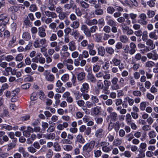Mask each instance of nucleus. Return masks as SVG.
Instances as JSON below:
<instances>
[{
	"label": "nucleus",
	"instance_id": "nucleus-1",
	"mask_svg": "<svg viewBox=\"0 0 158 158\" xmlns=\"http://www.w3.org/2000/svg\"><path fill=\"white\" fill-rule=\"evenodd\" d=\"M95 144V141L93 140H91L83 146L82 150L84 152L89 153L93 150Z\"/></svg>",
	"mask_w": 158,
	"mask_h": 158
},
{
	"label": "nucleus",
	"instance_id": "nucleus-2",
	"mask_svg": "<svg viewBox=\"0 0 158 158\" xmlns=\"http://www.w3.org/2000/svg\"><path fill=\"white\" fill-rule=\"evenodd\" d=\"M43 74L45 77V79L47 81L53 82L55 80V77L54 75L50 73L49 70H44Z\"/></svg>",
	"mask_w": 158,
	"mask_h": 158
},
{
	"label": "nucleus",
	"instance_id": "nucleus-3",
	"mask_svg": "<svg viewBox=\"0 0 158 158\" xmlns=\"http://www.w3.org/2000/svg\"><path fill=\"white\" fill-rule=\"evenodd\" d=\"M138 18L139 19L137 20L138 23L142 26H145L147 24V17L145 14L143 13L140 14L138 16Z\"/></svg>",
	"mask_w": 158,
	"mask_h": 158
},
{
	"label": "nucleus",
	"instance_id": "nucleus-4",
	"mask_svg": "<svg viewBox=\"0 0 158 158\" xmlns=\"http://www.w3.org/2000/svg\"><path fill=\"white\" fill-rule=\"evenodd\" d=\"M46 43V40L45 38H42L39 40L36 39L33 42V46L35 48H40L44 45Z\"/></svg>",
	"mask_w": 158,
	"mask_h": 158
},
{
	"label": "nucleus",
	"instance_id": "nucleus-5",
	"mask_svg": "<svg viewBox=\"0 0 158 158\" xmlns=\"http://www.w3.org/2000/svg\"><path fill=\"white\" fill-rule=\"evenodd\" d=\"M118 78L116 77H114L111 80L112 85L111 86V89L112 90H116L120 89L119 85L118 84Z\"/></svg>",
	"mask_w": 158,
	"mask_h": 158
},
{
	"label": "nucleus",
	"instance_id": "nucleus-6",
	"mask_svg": "<svg viewBox=\"0 0 158 158\" xmlns=\"http://www.w3.org/2000/svg\"><path fill=\"white\" fill-rule=\"evenodd\" d=\"M147 57L149 59L156 60L158 59V54L155 50L152 51L147 54Z\"/></svg>",
	"mask_w": 158,
	"mask_h": 158
},
{
	"label": "nucleus",
	"instance_id": "nucleus-7",
	"mask_svg": "<svg viewBox=\"0 0 158 158\" xmlns=\"http://www.w3.org/2000/svg\"><path fill=\"white\" fill-rule=\"evenodd\" d=\"M62 97L66 98V101L69 104L73 102V98L70 96V93L69 92H64L63 94Z\"/></svg>",
	"mask_w": 158,
	"mask_h": 158
},
{
	"label": "nucleus",
	"instance_id": "nucleus-8",
	"mask_svg": "<svg viewBox=\"0 0 158 158\" xmlns=\"http://www.w3.org/2000/svg\"><path fill=\"white\" fill-rule=\"evenodd\" d=\"M110 118V123H112L111 121L115 122L118 119V114L115 112H113L111 113L109 115H108L106 118V120L108 121Z\"/></svg>",
	"mask_w": 158,
	"mask_h": 158
},
{
	"label": "nucleus",
	"instance_id": "nucleus-9",
	"mask_svg": "<svg viewBox=\"0 0 158 158\" xmlns=\"http://www.w3.org/2000/svg\"><path fill=\"white\" fill-rule=\"evenodd\" d=\"M105 19L107 24L111 27L116 26V22L110 15H107Z\"/></svg>",
	"mask_w": 158,
	"mask_h": 158
},
{
	"label": "nucleus",
	"instance_id": "nucleus-10",
	"mask_svg": "<svg viewBox=\"0 0 158 158\" xmlns=\"http://www.w3.org/2000/svg\"><path fill=\"white\" fill-rule=\"evenodd\" d=\"M81 29L83 31L84 33L87 37L90 38L91 37V34L89 31V29L86 25L84 24L82 25Z\"/></svg>",
	"mask_w": 158,
	"mask_h": 158
},
{
	"label": "nucleus",
	"instance_id": "nucleus-11",
	"mask_svg": "<svg viewBox=\"0 0 158 158\" xmlns=\"http://www.w3.org/2000/svg\"><path fill=\"white\" fill-rule=\"evenodd\" d=\"M94 44L93 43L89 44L87 47V49L89 50V55L92 56H95L96 54V51L94 50Z\"/></svg>",
	"mask_w": 158,
	"mask_h": 158
},
{
	"label": "nucleus",
	"instance_id": "nucleus-12",
	"mask_svg": "<svg viewBox=\"0 0 158 158\" xmlns=\"http://www.w3.org/2000/svg\"><path fill=\"white\" fill-rule=\"evenodd\" d=\"M137 46L139 49L143 48V49L141 50L143 54L149 52V47L146 46L144 44L139 43L138 44Z\"/></svg>",
	"mask_w": 158,
	"mask_h": 158
},
{
	"label": "nucleus",
	"instance_id": "nucleus-13",
	"mask_svg": "<svg viewBox=\"0 0 158 158\" xmlns=\"http://www.w3.org/2000/svg\"><path fill=\"white\" fill-rule=\"evenodd\" d=\"M70 4H66L64 6V7L65 10H69L71 8L74 9L76 7V6L74 4V2L73 0H70Z\"/></svg>",
	"mask_w": 158,
	"mask_h": 158
},
{
	"label": "nucleus",
	"instance_id": "nucleus-14",
	"mask_svg": "<svg viewBox=\"0 0 158 158\" xmlns=\"http://www.w3.org/2000/svg\"><path fill=\"white\" fill-rule=\"evenodd\" d=\"M45 15L48 17H51L52 19L56 18L57 17V14L54 12L45 10L44 11Z\"/></svg>",
	"mask_w": 158,
	"mask_h": 158
},
{
	"label": "nucleus",
	"instance_id": "nucleus-15",
	"mask_svg": "<svg viewBox=\"0 0 158 158\" xmlns=\"http://www.w3.org/2000/svg\"><path fill=\"white\" fill-rule=\"evenodd\" d=\"M45 30L43 27H40L38 28V34L39 36L41 38L45 37L46 36Z\"/></svg>",
	"mask_w": 158,
	"mask_h": 158
},
{
	"label": "nucleus",
	"instance_id": "nucleus-16",
	"mask_svg": "<svg viewBox=\"0 0 158 158\" xmlns=\"http://www.w3.org/2000/svg\"><path fill=\"white\" fill-rule=\"evenodd\" d=\"M89 88V84L87 83H85L82 84L80 91L82 93H87L88 92Z\"/></svg>",
	"mask_w": 158,
	"mask_h": 158
},
{
	"label": "nucleus",
	"instance_id": "nucleus-17",
	"mask_svg": "<svg viewBox=\"0 0 158 158\" xmlns=\"http://www.w3.org/2000/svg\"><path fill=\"white\" fill-rule=\"evenodd\" d=\"M146 44L150 46L149 47V51L154 49L155 47V44H153V41L152 40H151V39H149L147 41H146Z\"/></svg>",
	"mask_w": 158,
	"mask_h": 158
},
{
	"label": "nucleus",
	"instance_id": "nucleus-18",
	"mask_svg": "<svg viewBox=\"0 0 158 158\" xmlns=\"http://www.w3.org/2000/svg\"><path fill=\"white\" fill-rule=\"evenodd\" d=\"M85 73L82 71L79 73L77 75V79L78 81L82 82L85 80Z\"/></svg>",
	"mask_w": 158,
	"mask_h": 158
},
{
	"label": "nucleus",
	"instance_id": "nucleus-19",
	"mask_svg": "<svg viewBox=\"0 0 158 158\" xmlns=\"http://www.w3.org/2000/svg\"><path fill=\"white\" fill-rule=\"evenodd\" d=\"M100 108L98 106H95L94 108H92L91 110L92 115L93 116L98 115L100 112Z\"/></svg>",
	"mask_w": 158,
	"mask_h": 158
},
{
	"label": "nucleus",
	"instance_id": "nucleus-20",
	"mask_svg": "<svg viewBox=\"0 0 158 158\" xmlns=\"http://www.w3.org/2000/svg\"><path fill=\"white\" fill-rule=\"evenodd\" d=\"M87 77V80L92 83H94L97 80L92 72L88 73Z\"/></svg>",
	"mask_w": 158,
	"mask_h": 158
},
{
	"label": "nucleus",
	"instance_id": "nucleus-21",
	"mask_svg": "<svg viewBox=\"0 0 158 158\" xmlns=\"http://www.w3.org/2000/svg\"><path fill=\"white\" fill-rule=\"evenodd\" d=\"M56 135L54 133H51L44 134L43 137L48 140H53L55 137Z\"/></svg>",
	"mask_w": 158,
	"mask_h": 158
},
{
	"label": "nucleus",
	"instance_id": "nucleus-22",
	"mask_svg": "<svg viewBox=\"0 0 158 158\" xmlns=\"http://www.w3.org/2000/svg\"><path fill=\"white\" fill-rule=\"evenodd\" d=\"M101 7V5H99L98 7L94 8L95 10L94 11V13L95 15H101L103 14V10Z\"/></svg>",
	"mask_w": 158,
	"mask_h": 158
},
{
	"label": "nucleus",
	"instance_id": "nucleus-23",
	"mask_svg": "<svg viewBox=\"0 0 158 158\" xmlns=\"http://www.w3.org/2000/svg\"><path fill=\"white\" fill-rule=\"evenodd\" d=\"M69 124L67 122H64L62 124H58L57 127L56 128L59 130H63L64 128H67Z\"/></svg>",
	"mask_w": 158,
	"mask_h": 158
},
{
	"label": "nucleus",
	"instance_id": "nucleus-24",
	"mask_svg": "<svg viewBox=\"0 0 158 158\" xmlns=\"http://www.w3.org/2000/svg\"><path fill=\"white\" fill-rule=\"evenodd\" d=\"M130 49L129 53L132 55L136 52V45L134 43L131 42L130 44Z\"/></svg>",
	"mask_w": 158,
	"mask_h": 158
},
{
	"label": "nucleus",
	"instance_id": "nucleus-25",
	"mask_svg": "<svg viewBox=\"0 0 158 158\" xmlns=\"http://www.w3.org/2000/svg\"><path fill=\"white\" fill-rule=\"evenodd\" d=\"M86 23L89 26H91L98 24V20L96 19H87L85 21Z\"/></svg>",
	"mask_w": 158,
	"mask_h": 158
},
{
	"label": "nucleus",
	"instance_id": "nucleus-26",
	"mask_svg": "<svg viewBox=\"0 0 158 158\" xmlns=\"http://www.w3.org/2000/svg\"><path fill=\"white\" fill-rule=\"evenodd\" d=\"M98 53V55L103 56L105 53V50L104 47L99 46L97 48Z\"/></svg>",
	"mask_w": 158,
	"mask_h": 158
},
{
	"label": "nucleus",
	"instance_id": "nucleus-27",
	"mask_svg": "<svg viewBox=\"0 0 158 158\" xmlns=\"http://www.w3.org/2000/svg\"><path fill=\"white\" fill-rule=\"evenodd\" d=\"M68 46L69 50L71 51H73L76 49V43L73 41L70 42L68 44Z\"/></svg>",
	"mask_w": 158,
	"mask_h": 158
},
{
	"label": "nucleus",
	"instance_id": "nucleus-28",
	"mask_svg": "<svg viewBox=\"0 0 158 158\" xmlns=\"http://www.w3.org/2000/svg\"><path fill=\"white\" fill-rule=\"evenodd\" d=\"M103 130L102 129L100 128L97 130L95 132V136L99 138H102L103 135Z\"/></svg>",
	"mask_w": 158,
	"mask_h": 158
},
{
	"label": "nucleus",
	"instance_id": "nucleus-29",
	"mask_svg": "<svg viewBox=\"0 0 158 158\" xmlns=\"http://www.w3.org/2000/svg\"><path fill=\"white\" fill-rule=\"evenodd\" d=\"M93 36L95 39V40L97 42H101L102 41V37L100 34L96 33L93 35Z\"/></svg>",
	"mask_w": 158,
	"mask_h": 158
},
{
	"label": "nucleus",
	"instance_id": "nucleus-30",
	"mask_svg": "<svg viewBox=\"0 0 158 158\" xmlns=\"http://www.w3.org/2000/svg\"><path fill=\"white\" fill-rule=\"evenodd\" d=\"M76 139L77 141L81 143L84 144L85 142L84 138L81 134L78 135L76 137Z\"/></svg>",
	"mask_w": 158,
	"mask_h": 158
},
{
	"label": "nucleus",
	"instance_id": "nucleus-31",
	"mask_svg": "<svg viewBox=\"0 0 158 158\" xmlns=\"http://www.w3.org/2000/svg\"><path fill=\"white\" fill-rule=\"evenodd\" d=\"M147 146V145L145 143H141L139 145V148L138 151L139 153H141L144 152L145 151L146 148Z\"/></svg>",
	"mask_w": 158,
	"mask_h": 158
},
{
	"label": "nucleus",
	"instance_id": "nucleus-32",
	"mask_svg": "<svg viewBox=\"0 0 158 158\" xmlns=\"http://www.w3.org/2000/svg\"><path fill=\"white\" fill-rule=\"evenodd\" d=\"M119 40L122 43H126L129 42V40L127 35H122L119 37Z\"/></svg>",
	"mask_w": 158,
	"mask_h": 158
},
{
	"label": "nucleus",
	"instance_id": "nucleus-33",
	"mask_svg": "<svg viewBox=\"0 0 158 158\" xmlns=\"http://www.w3.org/2000/svg\"><path fill=\"white\" fill-rule=\"evenodd\" d=\"M70 79V76L68 73H65L63 74L61 77V80L64 82L68 81Z\"/></svg>",
	"mask_w": 158,
	"mask_h": 158
},
{
	"label": "nucleus",
	"instance_id": "nucleus-34",
	"mask_svg": "<svg viewBox=\"0 0 158 158\" xmlns=\"http://www.w3.org/2000/svg\"><path fill=\"white\" fill-rule=\"evenodd\" d=\"M68 15V14H67L66 13L63 11L58 14V16L59 19L60 20H63L67 18Z\"/></svg>",
	"mask_w": 158,
	"mask_h": 158
},
{
	"label": "nucleus",
	"instance_id": "nucleus-35",
	"mask_svg": "<svg viewBox=\"0 0 158 158\" xmlns=\"http://www.w3.org/2000/svg\"><path fill=\"white\" fill-rule=\"evenodd\" d=\"M124 100H125V102H128L130 106H132L134 104V100L133 99L130 98L128 96L125 97L124 99Z\"/></svg>",
	"mask_w": 158,
	"mask_h": 158
},
{
	"label": "nucleus",
	"instance_id": "nucleus-36",
	"mask_svg": "<svg viewBox=\"0 0 158 158\" xmlns=\"http://www.w3.org/2000/svg\"><path fill=\"white\" fill-rule=\"evenodd\" d=\"M110 63L111 64H112L113 63L114 65L117 66L119 65L120 64L121 60L117 58H114L112 59V61L110 62Z\"/></svg>",
	"mask_w": 158,
	"mask_h": 158
},
{
	"label": "nucleus",
	"instance_id": "nucleus-37",
	"mask_svg": "<svg viewBox=\"0 0 158 158\" xmlns=\"http://www.w3.org/2000/svg\"><path fill=\"white\" fill-rule=\"evenodd\" d=\"M90 99L95 106H96V103L99 101V99L97 97L93 95L91 96Z\"/></svg>",
	"mask_w": 158,
	"mask_h": 158
},
{
	"label": "nucleus",
	"instance_id": "nucleus-38",
	"mask_svg": "<svg viewBox=\"0 0 158 158\" xmlns=\"http://www.w3.org/2000/svg\"><path fill=\"white\" fill-rule=\"evenodd\" d=\"M149 37L154 40H156L158 39V35L156 34L155 31H152L150 32L149 34Z\"/></svg>",
	"mask_w": 158,
	"mask_h": 158
},
{
	"label": "nucleus",
	"instance_id": "nucleus-39",
	"mask_svg": "<svg viewBox=\"0 0 158 158\" xmlns=\"http://www.w3.org/2000/svg\"><path fill=\"white\" fill-rule=\"evenodd\" d=\"M1 126L2 130L5 129L6 130L9 131L13 129V127L11 126L6 125V124H2L1 125Z\"/></svg>",
	"mask_w": 158,
	"mask_h": 158
},
{
	"label": "nucleus",
	"instance_id": "nucleus-40",
	"mask_svg": "<svg viewBox=\"0 0 158 158\" xmlns=\"http://www.w3.org/2000/svg\"><path fill=\"white\" fill-rule=\"evenodd\" d=\"M70 35L73 36L75 39L78 38L80 33L77 30L73 29L72 30V32L71 33Z\"/></svg>",
	"mask_w": 158,
	"mask_h": 158
},
{
	"label": "nucleus",
	"instance_id": "nucleus-41",
	"mask_svg": "<svg viewBox=\"0 0 158 158\" xmlns=\"http://www.w3.org/2000/svg\"><path fill=\"white\" fill-rule=\"evenodd\" d=\"M80 23L79 20L74 21L70 25V27L74 29L77 28L79 26Z\"/></svg>",
	"mask_w": 158,
	"mask_h": 158
},
{
	"label": "nucleus",
	"instance_id": "nucleus-42",
	"mask_svg": "<svg viewBox=\"0 0 158 158\" xmlns=\"http://www.w3.org/2000/svg\"><path fill=\"white\" fill-rule=\"evenodd\" d=\"M122 143V140L118 138L115 139L113 143V145L114 146H118L120 145Z\"/></svg>",
	"mask_w": 158,
	"mask_h": 158
},
{
	"label": "nucleus",
	"instance_id": "nucleus-43",
	"mask_svg": "<svg viewBox=\"0 0 158 158\" xmlns=\"http://www.w3.org/2000/svg\"><path fill=\"white\" fill-rule=\"evenodd\" d=\"M22 37L26 40H28L31 39L30 34L27 32H24L22 35Z\"/></svg>",
	"mask_w": 158,
	"mask_h": 158
},
{
	"label": "nucleus",
	"instance_id": "nucleus-44",
	"mask_svg": "<svg viewBox=\"0 0 158 158\" xmlns=\"http://www.w3.org/2000/svg\"><path fill=\"white\" fill-rule=\"evenodd\" d=\"M80 4L81 6L85 9H87L89 8V4L86 2L85 1L83 0H81L80 1Z\"/></svg>",
	"mask_w": 158,
	"mask_h": 158
},
{
	"label": "nucleus",
	"instance_id": "nucleus-45",
	"mask_svg": "<svg viewBox=\"0 0 158 158\" xmlns=\"http://www.w3.org/2000/svg\"><path fill=\"white\" fill-rule=\"evenodd\" d=\"M125 120L127 124H130L132 122V117L129 113H127L126 115Z\"/></svg>",
	"mask_w": 158,
	"mask_h": 158
},
{
	"label": "nucleus",
	"instance_id": "nucleus-46",
	"mask_svg": "<svg viewBox=\"0 0 158 158\" xmlns=\"http://www.w3.org/2000/svg\"><path fill=\"white\" fill-rule=\"evenodd\" d=\"M89 2L91 6H93L94 8L98 7L100 5L99 4H97L96 0H89Z\"/></svg>",
	"mask_w": 158,
	"mask_h": 158
},
{
	"label": "nucleus",
	"instance_id": "nucleus-47",
	"mask_svg": "<svg viewBox=\"0 0 158 158\" xmlns=\"http://www.w3.org/2000/svg\"><path fill=\"white\" fill-rule=\"evenodd\" d=\"M23 56L22 53H19L15 57V60L17 61H21L23 59Z\"/></svg>",
	"mask_w": 158,
	"mask_h": 158
},
{
	"label": "nucleus",
	"instance_id": "nucleus-48",
	"mask_svg": "<svg viewBox=\"0 0 158 158\" xmlns=\"http://www.w3.org/2000/svg\"><path fill=\"white\" fill-rule=\"evenodd\" d=\"M148 102H143L140 103V104L139 108L140 110L142 111H144L146 109L147 104H148Z\"/></svg>",
	"mask_w": 158,
	"mask_h": 158
},
{
	"label": "nucleus",
	"instance_id": "nucleus-49",
	"mask_svg": "<svg viewBox=\"0 0 158 158\" xmlns=\"http://www.w3.org/2000/svg\"><path fill=\"white\" fill-rule=\"evenodd\" d=\"M106 139L107 140L110 142H112L113 141L114 137V136L111 135L109 133H107L106 135Z\"/></svg>",
	"mask_w": 158,
	"mask_h": 158
},
{
	"label": "nucleus",
	"instance_id": "nucleus-50",
	"mask_svg": "<svg viewBox=\"0 0 158 158\" xmlns=\"http://www.w3.org/2000/svg\"><path fill=\"white\" fill-rule=\"evenodd\" d=\"M149 139L154 138L156 136V133L155 131L153 130L149 131L148 134Z\"/></svg>",
	"mask_w": 158,
	"mask_h": 158
},
{
	"label": "nucleus",
	"instance_id": "nucleus-51",
	"mask_svg": "<svg viewBox=\"0 0 158 158\" xmlns=\"http://www.w3.org/2000/svg\"><path fill=\"white\" fill-rule=\"evenodd\" d=\"M16 39V37L13 35L11 40L9 42L8 45L9 47H12L13 44L15 43Z\"/></svg>",
	"mask_w": 158,
	"mask_h": 158
},
{
	"label": "nucleus",
	"instance_id": "nucleus-52",
	"mask_svg": "<svg viewBox=\"0 0 158 158\" xmlns=\"http://www.w3.org/2000/svg\"><path fill=\"white\" fill-rule=\"evenodd\" d=\"M148 33L147 31H144L142 34V39L144 42H145L146 41H147V40H148Z\"/></svg>",
	"mask_w": 158,
	"mask_h": 158
},
{
	"label": "nucleus",
	"instance_id": "nucleus-53",
	"mask_svg": "<svg viewBox=\"0 0 158 158\" xmlns=\"http://www.w3.org/2000/svg\"><path fill=\"white\" fill-rule=\"evenodd\" d=\"M155 65V63L151 61L147 62L145 64V67L147 68H152Z\"/></svg>",
	"mask_w": 158,
	"mask_h": 158
},
{
	"label": "nucleus",
	"instance_id": "nucleus-54",
	"mask_svg": "<svg viewBox=\"0 0 158 158\" xmlns=\"http://www.w3.org/2000/svg\"><path fill=\"white\" fill-rule=\"evenodd\" d=\"M53 147L54 148V150L56 152H59L61 150L60 146L57 142L54 143Z\"/></svg>",
	"mask_w": 158,
	"mask_h": 158
},
{
	"label": "nucleus",
	"instance_id": "nucleus-55",
	"mask_svg": "<svg viewBox=\"0 0 158 158\" xmlns=\"http://www.w3.org/2000/svg\"><path fill=\"white\" fill-rule=\"evenodd\" d=\"M102 31L105 33H109L111 32V27L108 25H105L103 27Z\"/></svg>",
	"mask_w": 158,
	"mask_h": 158
},
{
	"label": "nucleus",
	"instance_id": "nucleus-56",
	"mask_svg": "<svg viewBox=\"0 0 158 158\" xmlns=\"http://www.w3.org/2000/svg\"><path fill=\"white\" fill-rule=\"evenodd\" d=\"M121 27L123 32H126V31L129 28V26H127L126 24L123 23L121 25Z\"/></svg>",
	"mask_w": 158,
	"mask_h": 158
},
{
	"label": "nucleus",
	"instance_id": "nucleus-57",
	"mask_svg": "<svg viewBox=\"0 0 158 158\" xmlns=\"http://www.w3.org/2000/svg\"><path fill=\"white\" fill-rule=\"evenodd\" d=\"M85 105L87 108H90L94 106H95L92 101H87L85 102Z\"/></svg>",
	"mask_w": 158,
	"mask_h": 158
},
{
	"label": "nucleus",
	"instance_id": "nucleus-58",
	"mask_svg": "<svg viewBox=\"0 0 158 158\" xmlns=\"http://www.w3.org/2000/svg\"><path fill=\"white\" fill-rule=\"evenodd\" d=\"M104 84L105 86V91H107L110 85H111V82L110 81L107 80H105L103 81Z\"/></svg>",
	"mask_w": 158,
	"mask_h": 158
},
{
	"label": "nucleus",
	"instance_id": "nucleus-59",
	"mask_svg": "<svg viewBox=\"0 0 158 158\" xmlns=\"http://www.w3.org/2000/svg\"><path fill=\"white\" fill-rule=\"evenodd\" d=\"M94 156L95 157L98 158L102 154V152L100 150H94Z\"/></svg>",
	"mask_w": 158,
	"mask_h": 158
},
{
	"label": "nucleus",
	"instance_id": "nucleus-60",
	"mask_svg": "<svg viewBox=\"0 0 158 158\" xmlns=\"http://www.w3.org/2000/svg\"><path fill=\"white\" fill-rule=\"evenodd\" d=\"M103 78L105 80H109L110 78V74L107 71H105L104 72Z\"/></svg>",
	"mask_w": 158,
	"mask_h": 158
},
{
	"label": "nucleus",
	"instance_id": "nucleus-61",
	"mask_svg": "<svg viewBox=\"0 0 158 158\" xmlns=\"http://www.w3.org/2000/svg\"><path fill=\"white\" fill-rule=\"evenodd\" d=\"M69 144H68L64 146L63 149L64 150L67 151H70L73 150V146L72 145Z\"/></svg>",
	"mask_w": 158,
	"mask_h": 158
},
{
	"label": "nucleus",
	"instance_id": "nucleus-62",
	"mask_svg": "<svg viewBox=\"0 0 158 158\" xmlns=\"http://www.w3.org/2000/svg\"><path fill=\"white\" fill-rule=\"evenodd\" d=\"M9 10L12 12H16L19 10V7L17 6L14 5L10 7L9 8Z\"/></svg>",
	"mask_w": 158,
	"mask_h": 158
},
{
	"label": "nucleus",
	"instance_id": "nucleus-63",
	"mask_svg": "<svg viewBox=\"0 0 158 158\" xmlns=\"http://www.w3.org/2000/svg\"><path fill=\"white\" fill-rule=\"evenodd\" d=\"M112 148V147L110 148L109 147H107V146H103L102 148V150L105 152H109Z\"/></svg>",
	"mask_w": 158,
	"mask_h": 158
},
{
	"label": "nucleus",
	"instance_id": "nucleus-64",
	"mask_svg": "<svg viewBox=\"0 0 158 158\" xmlns=\"http://www.w3.org/2000/svg\"><path fill=\"white\" fill-rule=\"evenodd\" d=\"M32 42L31 41H30L28 42V44L25 46V51H27V50H30L31 49L32 46Z\"/></svg>",
	"mask_w": 158,
	"mask_h": 158
}]
</instances>
